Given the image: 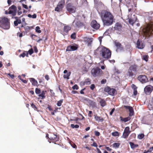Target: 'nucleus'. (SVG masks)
<instances>
[{"label":"nucleus","instance_id":"nucleus-1","mask_svg":"<svg viewBox=\"0 0 153 153\" xmlns=\"http://www.w3.org/2000/svg\"><path fill=\"white\" fill-rule=\"evenodd\" d=\"M100 16L104 25L109 26L112 25L114 20V16L109 11L102 10L100 14Z\"/></svg>","mask_w":153,"mask_h":153},{"label":"nucleus","instance_id":"nucleus-2","mask_svg":"<svg viewBox=\"0 0 153 153\" xmlns=\"http://www.w3.org/2000/svg\"><path fill=\"white\" fill-rule=\"evenodd\" d=\"M111 51L105 47H103L100 51V56L103 58L109 59L111 57Z\"/></svg>","mask_w":153,"mask_h":153},{"label":"nucleus","instance_id":"nucleus-3","mask_svg":"<svg viewBox=\"0 0 153 153\" xmlns=\"http://www.w3.org/2000/svg\"><path fill=\"white\" fill-rule=\"evenodd\" d=\"M0 27L4 29H8L10 28L9 20L5 17L0 18Z\"/></svg>","mask_w":153,"mask_h":153},{"label":"nucleus","instance_id":"nucleus-4","mask_svg":"<svg viewBox=\"0 0 153 153\" xmlns=\"http://www.w3.org/2000/svg\"><path fill=\"white\" fill-rule=\"evenodd\" d=\"M138 66L137 65L134 64L131 65L129 67L127 72V76L129 77H132L134 74V72H137Z\"/></svg>","mask_w":153,"mask_h":153},{"label":"nucleus","instance_id":"nucleus-5","mask_svg":"<svg viewBox=\"0 0 153 153\" xmlns=\"http://www.w3.org/2000/svg\"><path fill=\"white\" fill-rule=\"evenodd\" d=\"M8 10V11L7 10L5 11V14L7 15L11 14L13 16H14L16 15L17 10V7L14 5H13L10 7Z\"/></svg>","mask_w":153,"mask_h":153},{"label":"nucleus","instance_id":"nucleus-6","mask_svg":"<svg viewBox=\"0 0 153 153\" xmlns=\"http://www.w3.org/2000/svg\"><path fill=\"white\" fill-rule=\"evenodd\" d=\"M153 30L152 29V24L151 25H148L143 29V32L144 35L146 37H149L152 34Z\"/></svg>","mask_w":153,"mask_h":153},{"label":"nucleus","instance_id":"nucleus-7","mask_svg":"<svg viewBox=\"0 0 153 153\" xmlns=\"http://www.w3.org/2000/svg\"><path fill=\"white\" fill-rule=\"evenodd\" d=\"M102 71L98 67H96L93 68L91 71L92 75L94 77L99 76L102 73Z\"/></svg>","mask_w":153,"mask_h":153},{"label":"nucleus","instance_id":"nucleus-8","mask_svg":"<svg viewBox=\"0 0 153 153\" xmlns=\"http://www.w3.org/2000/svg\"><path fill=\"white\" fill-rule=\"evenodd\" d=\"M59 137L57 134H53L51 135L49 139L48 140V141L49 143L51 142L56 144V142L59 141Z\"/></svg>","mask_w":153,"mask_h":153},{"label":"nucleus","instance_id":"nucleus-9","mask_svg":"<svg viewBox=\"0 0 153 153\" xmlns=\"http://www.w3.org/2000/svg\"><path fill=\"white\" fill-rule=\"evenodd\" d=\"M66 8L67 10L70 13H74L76 12V7L73 6L70 3L67 4Z\"/></svg>","mask_w":153,"mask_h":153},{"label":"nucleus","instance_id":"nucleus-10","mask_svg":"<svg viewBox=\"0 0 153 153\" xmlns=\"http://www.w3.org/2000/svg\"><path fill=\"white\" fill-rule=\"evenodd\" d=\"M104 91L110 95L114 96L115 94L116 90L114 88H111L107 86L105 88Z\"/></svg>","mask_w":153,"mask_h":153},{"label":"nucleus","instance_id":"nucleus-11","mask_svg":"<svg viewBox=\"0 0 153 153\" xmlns=\"http://www.w3.org/2000/svg\"><path fill=\"white\" fill-rule=\"evenodd\" d=\"M153 90V86L150 85L146 86L144 88V92L147 95L150 94Z\"/></svg>","mask_w":153,"mask_h":153},{"label":"nucleus","instance_id":"nucleus-12","mask_svg":"<svg viewBox=\"0 0 153 153\" xmlns=\"http://www.w3.org/2000/svg\"><path fill=\"white\" fill-rule=\"evenodd\" d=\"M137 79L143 83H146L148 81L147 76L144 75H139L137 77Z\"/></svg>","mask_w":153,"mask_h":153},{"label":"nucleus","instance_id":"nucleus-13","mask_svg":"<svg viewBox=\"0 0 153 153\" xmlns=\"http://www.w3.org/2000/svg\"><path fill=\"white\" fill-rule=\"evenodd\" d=\"M78 47L79 46L78 45L74 44L73 45L68 46L66 49V51H74L78 49Z\"/></svg>","mask_w":153,"mask_h":153},{"label":"nucleus","instance_id":"nucleus-14","mask_svg":"<svg viewBox=\"0 0 153 153\" xmlns=\"http://www.w3.org/2000/svg\"><path fill=\"white\" fill-rule=\"evenodd\" d=\"M71 29V27L68 25L65 26L63 28L62 31H61V33L63 35H67L68 34L69 31Z\"/></svg>","mask_w":153,"mask_h":153},{"label":"nucleus","instance_id":"nucleus-15","mask_svg":"<svg viewBox=\"0 0 153 153\" xmlns=\"http://www.w3.org/2000/svg\"><path fill=\"white\" fill-rule=\"evenodd\" d=\"M91 25L93 28L96 30L98 29L100 27V24L97 23L95 20H93L91 23Z\"/></svg>","mask_w":153,"mask_h":153},{"label":"nucleus","instance_id":"nucleus-16","mask_svg":"<svg viewBox=\"0 0 153 153\" xmlns=\"http://www.w3.org/2000/svg\"><path fill=\"white\" fill-rule=\"evenodd\" d=\"M130 132L131 131H130L129 127L128 126L126 127L124 129L122 137L124 138H126Z\"/></svg>","mask_w":153,"mask_h":153},{"label":"nucleus","instance_id":"nucleus-17","mask_svg":"<svg viewBox=\"0 0 153 153\" xmlns=\"http://www.w3.org/2000/svg\"><path fill=\"white\" fill-rule=\"evenodd\" d=\"M122 26L120 22H117L114 27V30L117 31L121 32L122 30Z\"/></svg>","mask_w":153,"mask_h":153},{"label":"nucleus","instance_id":"nucleus-18","mask_svg":"<svg viewBox=\"0 0 153 153\" xmlns=\"http://www.w3.org/2000/svg\"><path fill=\"white\" fill-rule=\"evenodd\" d=\"M114 43L115 46L117 47V51L118 50L122 51L123 50V47L120 42L116 41L114 42Z\"/></svg>","mask_w":153,"mask_h":153},{"label":"nucleus","instance_id":"nucleus-19","mask_svg":"<svg viewBox=\"0 0 153 153\" xmlns=\"http://www.w3.org/2000/svg\"><path fill=\"white\" fill-rule=\"evenodd\" d=\"M133 16H134V18L131 17L128 19L129 23L132 25H133L137 21V20L136 16L135 15H134ZM138 21H137V22Z\"/></svg>","mask_w":153,"mask_h":153},{"label":"nucleus","instance_id":"nucleus-20","mask_svg":"<svg viewBox=\"0 0 153 153\" xmlns=\"http://www.w3.org/2000/svg\"><path fill=\"white\" fill-rule=\"evenodd\" d=\"M123 107L126 109H128L130 112L129 116L131 117L134 114V111L133 108L130 106H127L126 105L123 106Z\"/></svg>","mask_w":153,"mask_h":153},{"label":"nucleus","instance_id":"nucleus-21","mask_svg":"<svg viewBox=\"0 0 153 153\" xmlns=\"http://www.w3.org/2000/svg\"><path fill=\"white\" fill-rule=\"evenodd\" d=\"M148 123L149 124H153V113L149 116L148 120Z\"/></svg>","mask_w":153,"mask_h":153},{"label":"nucleus","instance_id":"nucleus-22","mask_svg":"<svg viewBox=\"0 0 153 153\" xmlns=\"http://www.w3.org/2000/svg\"><path fill=\"white\" fill-rule=\"evenodd\" d=\"M120 121H121L122 122H126L130 120L131 118L129 116V117H128L126 118H123L122 117L120 116Z\"/></svg>","mask_w":153,"mask_h":153},{"label":"nucleus","instance_id":"nucleus-23","mask_svg":"<svg viewBox=\"0 0 153 153\" xmlns=\"http://www.w3.org/2000/svg\"><path fill=\"white\" fill-rule=\"evenodd\" d=\"M137 48L139 49H143L144 47V45L142 43L141 44V43L139 40H138L137 42Z\"/></svg>","mask_w":153,"mask_h":153},{"label":"nucleus","instance_id":"nucleus-24","mask_svg":"<svg viewBox=\"0 0 153 153\" xmlns=\"http://www.w3.org/2000/svg\"><path fill=\"white\" fill-rule=\"evenodd\" d=\"M30 81L32 82V85L34 86L37 85L38 84L37 81L35 79L31 78L29 79Z\"/></svg>","mask_w":153,"mask_h":153},{"label":"nucleus","instance_id":"nucleus-25","mask_svg":"<svg viewBox=\"0 0 153 153\" xmlns=\"http://www.w3.org/2000/svg\"><path fill=\"white\" fill-rule=\"evenodd\" d=\"M81 83L83 85H89L91 84V81L88 78L85 79L84 82H82Z\"/></svg>","mask_w":153,"mask_h":153},{"label":"nucleus","instance_id":"nucleus-26","mask_svg":"<svg viewBox=\"0 0 153 153\" xmlns=\"http://www.w3.org/2000/svg\"><path fill=\"white\" fill-rule=\"evenodd\" d=\"M94 118L96 121H102L104 119H103L100 117L97 116V115H94Z\"/></svg>","mask_w":153,"mask_h":153},{"label":"nucleus","instance_id":"nucleus-27","mask_svg":"<svg viewBox=\"0 0 153 153\" xmlns=\"http://www.w3.org/2000/svg\"><path fill=\"white\" fill-rule=\"evenodd\" d=\"M100 104L102 107L105 106L106 104V103L105 100L104 99H101L100 101Z\"/></svg>","mask_w":153,"mask_h":153},{"label":"nucleus","instance_id":"nucleus-28","mask_svg":"<svg viewBox=\"0 0 153 153\" xmlns=\"http://www.w3.org/2000/svg\"><path fill=\"white\" fill-rule=\"evenodd\" d=\"M46 91H42L41 93V94L39 95V96L41 97V99H43L45 98V92H46Z\"/></svg>","mask_w":153,"mask_h":153},{"label":"nucleus","instance_id":"nucleus-29","mask_svg":"<svg viewBox=\"0 0 153 153\" xmlns=\"http://www.w3.org/2000/svg\"><path fill=\"white\" fill-rule=\"evenodd\" d=\"M84 41L88 42V45H90L92 42V39L85 37L84 38Z\"/></svg>","mask_w":153,"mask_h":153},{"label":"nucleus","instance_id":"nucleus-30","mask_svg":"<svg viewBox=\"0 0 153 153\" xmlns=\"http://www.w3.org/2000/svg\"><path fill=\"white\" fill-rule=\"evenodd\" d=\"M65 4V0H61L59 2L58 5H59L60 7H61L62 8L63 7Z\"/></svg>","mask_w":153,"mask_h":153},{"label":"nucleus","instance_id":"nucleus-31","mask_svg":"<svg viewBox=\"0 0 153 153\" xmlns=\"http://www.w3.org/2000/svg\"><path fill=\"white\" fill-rule=\"evenodd\" d=\"M129 144L131 146V148L133 149L137 147L138 146V145L137 144H134L133 142H130Z\"/></svg>","mask_w":153,"mask_h":153},{"label":"nucleus","instance_id":"nucleus-32","mask_svg":"<svg viewBox=\"0 0 153 153\" xmlns=\"http://www.w3.org/2000/svg\"><path fill=\"white\" fill-rule=\"evenodd\" d=\"M133 86L132 87V88L133 89L134 91H133V94L135 96L137 94V87L134 84L132 85Z\"/></svg>","mask_w":153,"mask_h":153},{"label":"nucleus","instance_id":"nucleus-33","mask_svg":"<svg viewBox=\"0 0 153 153\" xmlns=\"http://www.w3.org/2000/svg\"><path fill=\"white\" fill-rule=\"evenodd\" d=\"M63 8L61 7H60L59 5L57 4L56 7L55 8V10L56 11L59 12L62 10Z\"/></svg>","mask_w":153,"mask_h":153},{"label":"nucleus","instance_id":"nucleus-34","mask_svg":"<svg viewBox=\"0 0 153 153\" xmlns=\"http://www.w3.org/2000/svg\"><path fill=\"white\" fill-rule=\"evenodd\" d=\"M21 21L20 19H17L16 21L14 22V25L15 26H17L19 24L21 23Z\"/></svg>","mask_w":153,"mask_h":153},{"label":"nucleus","instance_id":"nucleus-35","mask_svg":"<svg viewBox=\"0 0 153 153\" xmlns=\"http://www.w3.org/2000/svg\"><path fill=\"white\" fill-rule=\"evenodd\" d=\"M71 74V72H69L68 73L66 74H64L63 75V78L64 79H69V76H70Z\"/></svg>","mask_w":153,"mask_h":153},{"label":"nucleus","instance_id":"nucleus-36","mask_svg":"<svg viewBox=\"0 0 153 153\" xmlns=\"http://www.w3.org/2000/svg\"><path fill=\"white\" fill-rule=\"evenodd\" d=\"M120 145V143H115L113 144V146L114 148H118Z\"/></svg>","mask_w":153,"mask_h":153},{"label":"nucleus","instance_id":"nucleus-37","mask_svg":"<svg viewBox=\"0 0 153 153\" xmlns=\"http://www.w3.org/2000/svg\"><path fill=\"white\" fill-rule=\"evenodd\" d=\"M112 135L114 136H118L119 135V133L118 131H115L111 133Z\"/></svg>","mask_w":153,"mask_h":153},{"label":"nucleus","instance_id":"nucleus-38","mask_svg":"<svg viewBox=\"0 0 153 153\" xmlns=\"http://www.w3.org/2000/svg\"><path fill=\"white\" fill-rule=\"evenodd\" d=\"M36 32L38 33H40L41 31L40 30V28L39 26H37L36 27Z\"/></svg>","mask_w":153,"mask_h":153},{"label":"nucleus","instance_id":"nucleus-39","mask_svg":"<svg viewBox=\"0 0 153 153\" xmlns=\"http://www.w3.org/2000/svg\"><path fill=\"white\" fill-rule=\"evenodd\" d=\"M144 137V135L143 134H139L137 136L138 138L139 139H141Z\"/></svg>","mask_w":153,"mask_h":153},{"label":"nucleus","instance_id":"nucleus-40","mask_svg":"<svg viewBox=\"0 0 153 153\" xmlns=\"http://www.w3.org/2000/svg\"><path fill=\"white\" fill-rule=\"evenodd\" d=\"M143 59L146 61H147L148 60V58L149 56L148 55H144L143 56Z\"/></svg>","mask_w":153,"mask_h":153},{"label":"nucleus","instance_id":"nucleus-41","mask_svg":"<svg viewBox=\"0 0 153 153\" xmlns=\"http://www.w3.org/2000/svg\"><path fill=\"white\" fill-rule=\"evenodd\" d=\"M70 143L71 146L74 148L76 149L77 148V146L75 144H74L73 142L71 141L70 142Z\"/></svg>","mask_w":153,"mask_h":153},{"label":"nucleus","instance_id":"nucleus-42","mask_svg":"<svg viewBox=\"0 0 153 153\" xmlns=\"http://www.w3.org/2000/svg\"><path fill=\"white\" fill-rule=\"evenodd\" d=\"M35 92L37 94H39L41 93L40 89L38 88H36L35 89Z\"/></svg>","mask_w":153,"mask_h":153},{"label":"nucleus","instance_id":"nucleus-43","mask_svg":"<svg viewBox=\"0 0 153 153\" xmlns=\"http://www.w3.org/2000/svg\"><path fill=\"white\" fill-rule=\"evenodd\" d=\"M82 23L79 21L77 22L76 23V25L78 27L82 26Z\"/></svg>","mask_w":153,"mask_h":153},{"label":"nucleus","instance_id":"nucleus-44","mask_svg":"<svg viewBox=\"0 0 153 153\" xmlns=\"http://www.w3.org/2000/svg\"><path fill=\"white\" fill-rule=\"evenodd\" d=\"M63 102V100H61L59 101H58L57 103V105L58 106H60L62 104Z\"/></svg>","mask_w":153,"mask_h":153},{"label":"nucleus","instance_id":"nucleus-45","mask_svg":"<svg viewBox=\"0 0 153 153\" xmlns=\"http://www.w3.org/2000/svg\"><path fill=\"white\" fill-rule=\"evenodd\" d=\"M71 127L72 128H78L79 127V126L78 125H74V124H71Z\"/></svg>","mask_w":153,"mask_h":153},{"label":"nucleus","instance_id":"nucleus-46","mask_svg":"<svg viewBox=\"0 0 153 153\" xmlns=\"http://www.w3.org/2000/svg\"><path fill=\"white\" fill-rule=\"evenodd\" d=\"M71 39H75L76 38V33H74L71 36Z\"/></svg>","mask_w":153,"mask_h":153},{"label":"nucleus","instance_id":"nucleus-47","mask_svg":"<svg viewBox=\"0 0 153 153\" xmlns=\"http://www.w3.org/2000/svg\"><path fill=\"white\" fill-rule=\"evenodd\" d=\"M31 28L30 27L28 26H27L26 27H24V29H25V30L26 32L28 31Z\"/></svg>","mask_w":153,"mask_h":153},{"label":"nucleus","instance_id":"nucleus-48","mask_svg":"<svg viewBox=\"0 0 153 153\" xmlns=\"http://www.w3.org/2000/svg\"><path fill=\"white\" fill-rule=\"evenodd\" d=\"M72 88L74 90H77L79 88V87L77 85H75L72 87Z\"/></svg>","mask_w":153,"mask_h":153},{"label":"nucleus","instance_id":"nucleus-49","mask_svg":"<svg viewBox=\"0 0 153 153\" xmlns=\"http://www.w3.org/2000/svg\"><path fill=\"white\" fill-rule=\"evenodd\" d=\"M28 52L30 55H31L33 53V50L32 48L30 49L28 51Z\"/></svg>","mask_w":153,"mask_h":153},{"label":"nucleus","instance_id":"nucleus-50","mask_svg":"<svg viewBox=\"0 0 153 153\" xmlns=\"http://www.w3.org/2000/svg\"><path fill=\"white\" fill-rule=\"evenodd\" d=\"M148 108L150 110H153V107L152 106V105L150 104H149L148 105Z\"/></svg>","mask_w":153,"mask_h":153},{"label":"nucleus","instance_id":"nucleus-51","mask_svg":"<svg viewBox=\"0 0 153 153\" xmlns=\"http://www.w3.org/2000/svg\"><path fill=\"white\" fill-rule=\"evenodd\" d=\"M106 82V80L105 79H102L101 81L102 84H104Z\"/></svg>","mask_w":153,"mask_h":153},{"label":"nucleus","instance_id":"nucleus-52","mask_svg":"<svg viewBox=\"0 0 153 153\" xmlns=\"http://www.w3.org/2000/svg\"><path fill=\"white\" fill-rule=\"evenodd\" d=\"M95 135L97 136H99L100 135V133L97 131H95Z\"/></svg>","mask_w":153,"mask_h":153},{"label":"nucleus","instance_id":"nucleus-53","mask_svg":"<svg viewBox=\"0 0 153 153\" xmlns=\"http://www.w3.org/2000/svg\"><path fill=\"white\" fill-rule=\"evenodd\" d=\"M26 55V54L25 53H23L22 54H21L19 55V57H24Z\"/></svg>","mask_w":153,"mask_h":153},{"label":"nucleus","instance_id":"nucleus-54","mask_svg":"<svg viewBox=\"0 0 153 153\" xmlns=\"http://www.w3.org/2000/svg\"><path fill=\"white\" fill-rule=\"evenodd\" d=\"M95 88V86L94 84H92L90 86V88L92 90H93L94 88Z\"/></svg>","mask_w":153,"mask_h":153},{"label":"nucleus","instance_id":"nucleus-55","mask_svg":"<svg viewBox=\"0 0 153 153\" xmlns=\"http://www.w3.org/2000/svg\"><path fill=\"white\" fill-rule=\"evenodd\" d=\"M47 108L50 111L53 110V109L51 107V106L48 105Z\"/></svg>","mask_w":153,"mask_h":153},{"label":"nucleus","instance_id":"nucleus-56","mask_svg":"<svg viewBox=\"0 0 153 153\" xmlns=\"http://www.w3.org/2000/svg\"><path fill=\"white\" fill-rule=\"evenodd\" d=\"M31 106L33 108L37 109L36 107L33 103H32L31 104Z\"/></svg>","mask_w":153,"mask_h":153},{"label":"nucleus","instance_id":"nucleus-57","mask_svg":"<svg viewBox=\"0 0 153 153\" xmlns=\"http://www.w3.org/2000/svg\"><path fill=\"white\" fill-rule=\"evenodd\" d=\"M115 111V108H113L111 111H110V115H112L113 112L114 111Z\"/></svg>","mask_w":153,"mask_h":153},{"label":"nucleus","instance_id":"nucleus-58","mask_svg":"<svg viewBox=\"0 0 153 153\" xmlns=\"http://www.w3.org/2000/svg\"><path fill=\"white\" fill-rule=\"evenodd\" d=\"M45 78L48 81L49 79V76L48 75H46L45 76Z\"/></svg>","mask_w":153,"mask_h":153},{"label":"nucleus","instance_id":"nucleus-59","mask_svg":"<svg viewBox=\"0 0 153 153\" xmlns=\"http://www.w3.org/2000/svg\"><path fill=\"white\" fill-rule=\"evenodd\" d=\"M22 6H23V7L24 8H25L26 9H28V8L27 7V5H26V4H22Z\"/></svg>","mask_w":153,"mask_h":153},{"label":"nucleus","instance_id":"nucleus-60","mask_svg":"<svg viewBox=\"0 0 153 153\" xmlns=\"http://www.w3.org/2000/svg\"><path fill=\"white\" fill-rule=\"evenodd\" d=\"M91 146L97 147V143L95 142H94L92 144H91Z\"/></svg>","mask_w":153,"mask_h":153},{"label":"nucleus","instance_id":"nucleus-61","mask_svg":"<svg viewBox=\"0 0 153 153\" xmlns=\"http://www.w3.org/2000/svg\"><path fill=\"white\" fill-rule=\"evenodd\" d=\"M85 88H84L82 89L80 91V93L81 94H84V92H83V91L85 90Z\"/></svg>","mask_w":153,"mask_h":153},{"label":"nucleus","instance_id":"nucleus-62","mask_svg":"<svg viewBox=\"0 0 153 153\" xmlns=\"http://www.w3.org/2000/svg\"><path fill=\"white\" fill-rule=\"evenodd\" d=\"M7 2L9 6L11 4L12 1L11 0H7Z\"/></svg>","mask_w":153,"mask_h":153},{"label":"nucleus","instance_id":"nucleus-63","mask_svg":"<svg viewBox=\"0 0 153 153\" xmlns=\"http://www.w3.org/2000/svg\"><path fill=\"white\" fill-rule=\"evenodd\" d=\"M8 75L12 79H13L14 77V75L13 74H9Z\"/></svg>","mask_w":153,"mask_h":153},{"label":"nucleus","instance_id":"nucleus-64","mask_svg":"<svg viewBox=\"0 0 153 153\" xmlns=\"http://www.w3.org/2000/svg\"><path fill=\"white\" fill-rule=\"evenodd\" d=\"M34 51L35 53H37L38 51V49L37 48V47L36 46H34Z\"/></svg>","mask_w":153,"mask_h":153}]
</instances>
